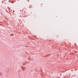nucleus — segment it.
I'll return each mask as SVG.
<instances>
[{"mask_svg":"<svg viewBox=\"0 0 78 78\" xmlns=\"http://www.w3.org/2000/svg\"><path fill=\"white\" fill-rule=\"evenodd\" d=\"M11 2L10 0H9V2Z\"/></svg>","mask_w":78,"mask_h":78,"instance_id":"f257e3e1","label":"nucleus"}]
</instances>
